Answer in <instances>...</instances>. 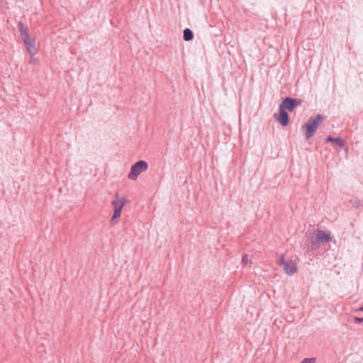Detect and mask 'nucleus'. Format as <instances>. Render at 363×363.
Listing matches in <instances>:
<instances>
[{
	"label": "nucleus",
	"instance_id": "4468645a",
	"mask_svg": "<svg viewBox=\"0 0 363 363\" xmlns=\"http://www.w3.org/2000/svg\"><path fill=\"white\" fill-rule=\"evenodd\" d=\"M316 362L315 357L304 358L300 363H315Z\"/></svg>",
	"mask_w": 363,
	"mask_h": 363
},
{
	"label": "nucleus",
	"instance_id": "f8f14e48",
	"mask_svg": "<svg viewBox=\"0 0 363 363\" xmlns=\"http://www.w3.org/2000/svg\"><path fill=\"white\" fill-rule=\"evenodd\" d=\"M349 203L351 204V206L356 208L359 209V208L363 206V201L359 199H352L349 201Z\"/></svg>",
	"mask_w": 363,
	"mask_h": 363
},
{
	"label": "nucleus",
	"instance_id": "0eeeda50",
	"mask_svg": "<svg viewBox=\"0 0 363 363\" xmlns=\"http://www.w3.org/2000/svg\"><path fill=\"white\" fill-rule=\"evenodd\" d=\"M18 29L23 43L32 38L28 33L27 26L22 21L18 23Z\"/></svg>",
	"mask_w": 363,
	"mask_h": 363
},
{
	"label": "nucleus",
	"instance_id": "dca6fc26",
	"mask_svg": "<svg viewBox=\"0 0 363 363\" xmlns=\"http://www.w3.org/2000/svg\"><path fill=\"white\" fill-rule=\"evenodd\" d=\"M242 262L244 265L247 264V262H248V257L247 255H242Z\"/></svg>",
	"mask_w": 363,
	"mask_h": 363
},
{
	"label": "nucleus",
	"instance_id": "2eb2a0df",
	"mask_svg": "<svg viewBox=\"0 0 363 363\" xmlns=\"http://www.w3.org/2000/svg\"><path fill=\"white\" fill-rule=\"evenodd\" d=\"M354 322L355 323L360 324V323H363V318H359V317L355 316L354 318Z\"/></svg>",
	"mask_w": 363,
	"mask_h": 363
},
{
	"label": "nucleus",
	"instance_id": "7ed1b4c3",
	"mask_svg": "<svg viewBox=\"0 0 363 363\" xmlns=\"http://www.w3.org/2000/svg\"><path fill=\"white\" fill-rule=\"evenodd\" d=\"M148 168V163L145 160H138L134 163L128 174V178L131 180H136L138 176Z\"/></svg>",
	"mask_w": 363,
	"mask_h": 363
},
{
	"label": "nucleus",
	"instance_id": "ddd939ff",
	"mask_svg": "<svg viewBox=\"0 0 363 363\" xmlns=\"http://www.w3.org/2000/svg\"><path fill=\"white\" fill-rule=\"evenodd\" d=\"M112 201L116 203L117 206L121 207L122 208L126 205L127 203L129 202V201L125 198H122L120 201H118L117 200H113Z\"/></svg>",
	"mask_w": 363,
	"mask_h": 363
},
{
	"label": "nucleus",
	"instance_id": "9d476101",
	"mask_svg": "<svg viewBox=\"0 0 363 363\" xmlns=\"http://www.w3.org/2000/svg\"><path fill=\"white\" fill-rule=\"evenodd\" d=\"M23 43L25 44L26 49L30 55H34L37 53L38 48L36 47L35 38H32Z\"/></svg>",
	"mask_w": 363,
	"mask_h": 363
},
{
	"label": "nucleus",
	"instance_id": "1a4fd4ad",
	"mask_svg": "<svg viewBox=\"0 0 363 363\" xmlns=\"http://www.w3.org/2000/svg\"><path fill=\"white\" fill-rule=\"evenodd\" d=\"M111 204L113 206L114 210L110 220V223L111 225H114L117 223V219L120 218L123 208L117 206L116 203L113 201H111Z\"/></svg>",
	"mask_w": 363,
	"mask_h": 363
},
{
	"label": "nucleus",
	"instance_id": "20e7f679",
	"mask_svg": "<svg viewBox=\"0 0 363 363\" xmlns=\"http://www.w3.org/2000/svg\"><path fill=\"white\" fill-rule=\"evenodd\" d=\"M302 103L303 100L301 99L286 96L281 99V102L279 105L289 112H292Z\"/></svg>",
	"mask_w": 363,
	"mask_h": 363
},
{
	"label": "nucleus",
	"instance_id": "f03ea898",
	"mask_svg": "<svg viewBox=\"0 0 363 363\" xmlns=\"http://www.w3.org/2000/svg\"><path fill=\"white\" fill-rule=\"evenodd\" d=\"M326 117V116L317 114L315 117H310L308 121L302 125L301 128L306 139H310L315 135L318 126Z\"/></svg>",
	"mask_w": 363,
	"mask_h": 363
},
{
	"label": "nucleus",
	"instance_id": "423d86ee",
	"mask_svg": "<svg viewBox=\"0 0 363 363\" xmlns=\"http://www.w3.org/2000/svg\"><path fill=\"white\" fill-rule=\"evenodd\" d=\"M277 262L279 266L283 267L285 273L288 275H293L298 271L296 262L294 260H286L284 255H281Z\"/></svg>",
	"mask_w": 363,
	"mask_h": 363
},
{
	"label": "nucleus",
	"instance_id": "9b49d317",
	"mask_svg": "<svg viewBox=\"0 0 363 363\" xmlns=\"http://www.w3.org/2000/svg\"><path fill=\"white\" fill-rule=\"evenodd\" d=\"M194 32L190 28H185L183 31V38L185 41H191L194 39Z\"/></svg>",
	"mask_w": 363,
	"mask_h": 363
},
{
	"label": "nucleus",
	"instance_id": "f3484780",
	"mask_svg": "<svg viewBox=\"0 0 363 363\" xmlns=\"http://www.w3.org/2000/svg\"><path fill=\"white\" fill-rule=\"evenodd\" d=\"M358 311H362V312H363V306H361V307H359V308H358Z\"/></svg>",
	"mask_w": 363,
	"mask_h": 363
},
{
	"label": "nucleus",
	"instance_id": "39448f33",
	"mask_svg": "<svg viewBox=\"0 0 363 363\" xmlns=\"http://www.w3.org/2000/svg\"><path fill=\"white\" fill-rule=\"evenodd\" d=\"M273 117L282 127H286L290 123V116L288 113V111L280 105H279L278 113H275Z\"/></svg>",
	"mask_w": 363,
	"mask_h": 363
},
{
	"label": "nucleus",
	"instance_id": "6e6552de",
	"mask_svg": "<svg viewBox=\"0 0 363 363\" xmlns=\"http://www.w3.org/2000/svg\"><path fill=\"white\" fill-rule=\"evenodd\" d=\"M325 143H331L334 145H337L340 148H343L345 146L346 141L341 137L334 138L331 135H328L325 139Z\"/></svg>",
	"mask_w": 363,
	"mask_h": 363
},
{
	"label": "nucleus",
	"instance_id": "a211bd4d",
	"mask_svg": "<svg viewBox=\"0 0 363 363\" xmlns=\"http://www.w3.org/2000/svg\"><path fill=\"white\" fill-rule=\"evenodd\" d=\"M116 198L118 199V193H116Z\"/></svg>",
	"mask_w": 363,
	"mask_h": 363
},
{
	"label": "nucleus",
	"instance_id": "f257e3e1",
	"mask_svg": "<svg viewBox=\"0 0 363 363\" xmlns=\"http://www.w3.org/2000/svg\"><path fill=\"white\" fill-rule=\"evenodd\" d=\"M332 241V237L329 232L317 229L315 234H311L308 240L307 246L311 251L318 250L320 244Z\"/></svg>",
	"mask_w": 363,
	"mask_h": 363
}]
</instances>
